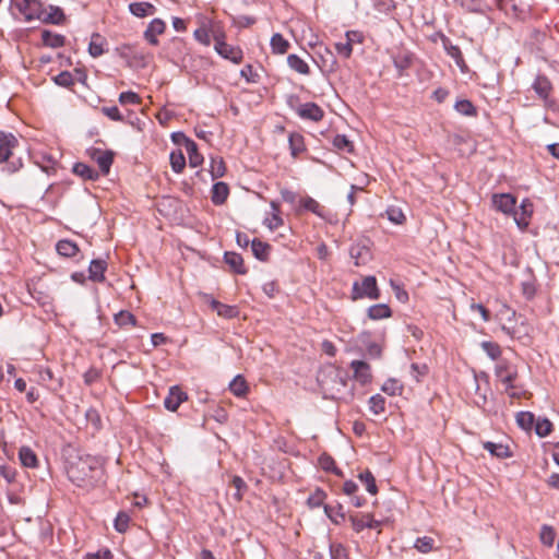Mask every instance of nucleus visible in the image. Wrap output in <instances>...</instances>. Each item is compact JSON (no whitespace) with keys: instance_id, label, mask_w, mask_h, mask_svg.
I'll return each mask as SVG.
<instances>
[{"instance_id":"44","label":"nucleus","mask_w":559,"mask_h":559,"mask_svg":"<svg viewBox=\"0 0 559 559\" xmlns=\"http://www.w3.org/2000/svg\"><path fill=\"white\" fill-rule=\"evenodd\" d=\"M357 477L362 484H365L366 490L370 495L378 493L379 489H378V486L376 483V478L370 469H365V471L360 472Z\"/></svg>"},{"instance_id":"59","label":"nucleus","mask_w":559,"mask_h":559,"mask_svg":"<svg viewBox=\"0 0 559 559\" xmlns=\"http://www.w3.org/2000/svg\"><path fill=\"white\" fill-rule=\"evenodd\" d=\"M390 285L394 292V296L395 298L402 302V304H405L408 301V293L402 287L401 284H399L397 282H395L394 280H390Z\"/></svg>"},{"instance_id":"63","label":"nucleus","mask_w":559,"mask_h":559,"mask_svg":"<svg viewBox=\"0 0 559 559\" xmlns=\"http://www.w3.org/2000/svg\"><path fill=\"white\" fill-rule=\"evenodd\" d=\"M23 167L22 157H11L9 162H7L5 166L2 168L9 175L15 174Z\"/></svg>"},{"instance_id":"35","label":"nucleus","mask_w":559,"mask_h":559,"mask_svg":"<svg viewBox=\"0 0 559 559\" xmlns=\"http://www.w3.org/2000/svg\"><path fill=\"white\" fill-rule=\"evenodd\" d=\"M534 430L539 438H545L552 432L554 424L547 417H538L535 418Z\"/></svg>"},{"instance_id":"53","label":"nucleus","mask_w":559,"mask_h":559,"mask_svg":"<svg viewBox=\"0 0 559 559\" xmlns=\"http://www.w3.org/2000/svg\"><path fill=\"white\" fill-rule=\"evenodd\" d=\"M52 81L56 85L70 88L74 85V78L69 71H61L59 74L52 76Z\"/></svg>"},{"instance_id":"8","label":"nucleus","mask_w":559,"mask_h":559,"mask_svg":"<svg viewBox=\"0 0 559 559\" xmlns=\"http://www.w3.org/2000/svg\"><path fill=\"white\" fill-rule=\"evenodd\" d=\"M17 138L11 133L0 130V164L9 162L19 146Z\"/></svg>"},{"instance_id":"49","label":"nucleus","mask_w":559,"mask_h":559,"mask_svg":"<svg viewBox=\"0 0 559 559\" xmlns=\"http://www.w3.org/2000/svg\"><path fill=\"white\" fill-rule=\"evenodd\" d=\"M326 498V492L322 490L321 488H317L313 493H311L307 499V504L309 508H324V500Z\"/></svg>"},{"instance_id":"56","label":"nucleus","mask_w":559,"mask_h":559,"mask_svg":"<svg viewBox=\"0 0 559 559\" xmlns=\"http://www.w3.org/2000/svg\"><path fill=\"white\" fill-rule=\"evenodd\" d=\"M118 100L121 105H140L142 102L140 95L133 91H126L120 93Z\"/></svg>"},{"instance_id":"26","label":"nucleus","mask_w":559,"mask_h":559,"mask_svg":"<svg viewBox=\"0 0 559 559\" xmlns=\"http://www.w3.org/2000/svg\"><path fill=\"white\" fill-rule=\"evenodd\" d=\"M56 251L64 258H73L80 252L76 242L70 239H61L56 243Z\"/></svg>"},{"instance_id":"22","label":"nucleus","mask_w":559,"mask_h":559,"mask_svg":"<svg viewBox=\"0 0 559 559\" xmlns=\"http://www.w3.org/2000/svg\"><path fill=\"white\" fill-rule=\"evenodd\" d=\"M66 36L61 34L55 33L47 28L41 31V43L45 47L61 48L66 45Z\"/></svg>"},{"instance_id":"40","label":"nucleus","mask_w":559,"mask_h":559,"mask_svg":"<svg viewBox=\"0 0 559 559\" xmlns=\"http://www.w3.org/2000/svg\"><path fill=\"white\" fill-rule=\"evenodd\" d=\"M414 61V55L412 52L400 53L393 58V64L402 75L405 70L409 69Z\"/></svg>"},{"instance_id":"25","label":"nucleus","mask_w":559,"mask_h":559,"mask_svg":"<svg viewBox=\"0 0 559 559\" xmlns=\"http://www.w3.org/2000/svg\"><path fill=\"white\" fill-rule=\"evenodd\" d=\"M392 314V309L386 304H376L367 309L368 319L373 321L391 318Z\"/></svg>"},{"instance_id":"37","label":"nucleus","mask_w":559,"mask_h":559,"mask_svg":"<svg viewBox=\"0 0 559 559\" xmlns=\"http://www.w3.org/2000/svg\"><path fill=\"white\" fill-rule=\"evenodd\" d=\"M169 162L174 173L180 174L186 168V156L181 150H174L169 154Z\"/></svg>"},{"instance_id":"54","label":"nucleus","mask_w":559,"mask_h":559,"mask_svg":"<svg viewBox=\"0 0 559 559\" xmlns=\"http://www.w3.org/2000/svg\"><path fill=\"white\" fill-rule=\"evenodd\" d=\"M435 539L429 536L418 537L414 543V548L423 554L430 552L433 549Z\"/></svg>"},{"instance_id":"46","label":"nucleus","mask_w":559,"mask_h":559,"mask_svg":"<svg viewBox=\"0 0 559 559\" xmlns=\"http://www.w3.org/2000/svg\"><path fill=\"white\" fill-rule=\"evenodd\" d=\"M114 321L120 328L126 326L128 324L133 326L138 325L136 317L128 310H120L118 313H116L114 317Z\"/></svg>"},{"instance_id":"29","label":"nucleus","mask_w":559,"mask_h":559,"mask_svg":"<svg viewBox=\"0 0 559 559\" xmlns=\"http://www.w3.org/2000/svg\"><path fill=\"white\" fill-rule=\"evenodd\" d=\"M290 155L296 158L306 151L305 138L298 132H290L288 135Z\"/></svg>"},{"instance_id":"38","label":"nucleus","mask_w":559,"mask_h":559,"mask_svg":"<svg viewBox=\"0 0 559 559\" xmlns=\"http://www.w3.org/2000/svg\"><path fill=\"white\" fill-rule=\"evenodd\" d=\"M186 151L188 153L190 167L197 168L203 164L204 157L199 152V146L194 141H192V143H188Z\"/></svg>"},{"instance_id":"1","label":"nucleus","mask_w":559,"mask_h":559,"mask_svg":"<svg viewBox=\"0 0 559 559\" xmlns=\"http://www.w3.org/2000/svg\"><path fill=\"white\" fill-rule=\"evenodd\" d=\"M63 456L67 476L75 486L96 487L106 483L103 457L82 453L71 447L63 450Z\"/></svg>"},{"instance_id":"41","label":"nucleus","mask_w":559,"mask_h":559,"mask_svg":"<svg viewBox=\"0 0 559 559\" xmlns=\"http://www.w3.org/2000/svg\"><path fill=\"white\" fill-rule=\"evenodd\" d=\"M515 421L521 429L531 431L535 423V415L532 412L522 411L516 413Z\"/></svg>"},{"instance_id":"34","label":"nucleus","mask_w":559,"mask_h":559,"mask_svg":"<svg viewBox=\"0 0 559 559\" xmlns=\"http://www.w3.org/2000/svg\"><path fill=\"white\" fill-rule=\"evenodd\" d=\"M270 45H271L272 52L276 53V55H283V53L287 52V50L290 47L289 41L287 39H285L284 36L280 33H275L271 37Z\"/></svg>"},{"instance_id":"23","label":"nucleus","mask_w":559,"mask_h":559,"mask_svg":"<svg viewBox=\"0 0 559 559\" xmlns=\"http://www.w3.org/2000/svg\"><path fill=\"white\" fill-rule=\"evenodd\" d=\"M324 513L335 525H341L346 520V512L340 502H336L335 506L324 504Z\"/></svg>"},{"instance_id":"21","label":"nucleus","mask_w":559,"mask_h":559,"mask_svg":"<svg viewBox=\"0 0 559 559\" xmlns=\"http://www.w3.org/2000/svg\"><path fill=\"white\" fill-rule=\"evenodd\" d=\"M481 444L483 448L487 450L493 457L509 459L513 456V452L510 450L509 445L496 443L492 441H484Z\"/></svg>"},{"instance_id":"64","label":"nucleus","mask_w":559,"mask_h":559,"mask_svg":"<svg viewBox=\"0 0 559 559\" xmlns=\"http://www.w3.org/2000/svg\"><path fill=\"white\" fill-rule=\"evenodd\" d=\"M114 555L109 548H103L95 552H86L84 559H112Z\"/></svg>"},{"instance_id":"32","label":"nucleus","mask_w":559,"mask_h":559,"mask_svg":"<svg viewBox=\"0 0 559 559\" xmlns=\"http://www.w3.org/2000/svg\"><path fill=\"white\" fill-rule=\"evenodd\" d=\"M299 206L302 210L309 211V212L316 214L317 216H319L321 218L325 217V215H324V207L322 205H320L319 202H317L313 198H311L309 195L300 199Z\"/></svg>"},{"instance_id":"36","label":"nucleus","mask_w":559,"mask_h":559,"mask_svg":"<svg viewBox=\"0 0 559 559\" xmlns=\"http://www.w3.org/2000/svg\"><path fill=\"white\" fill-rule=\"evenodd\" d=\"M287 63L290 69L295 70L299 74L308 75L310 73L308 63L296 53L288 55Z\"/></svg>"},{"instance_id":"12","label":"nucleus","mask_w":559,"mask_h":559,"mask_svg":"<svg viewBox=\"0 0 559 559\" xmlns=\"http://www.w3.org/2000/svg\"><path fill=\"white\" fill-rule=\"evenodd\" d=\"M187 400L188 394L179 385H173L164 399V406L169 412H176Z\"/></svg>"},{"instance_id":"55","label":"nucleus","mask_w":559,"mask_h":559,"mask_svg":"<svg viewBox=\"0 0 559 559\" xmlns=\"http://www.w3.org/2000/svg\"><path fill=\"white\" fill-rule=\"evenodd\" d=\"M130 516L127 512L120 511L114 521V527L118 533H126L129 527Z\"/></svg>"},{"instance_id":"6","label":"nucleus","mask_w":559,"mask_h":559,"mask_svg":"<svg viewBox=\"0 0 559 559\" xmlns=\"http://www.w3.org/2000/svg\"><path fill=\"white\" fill-rule=\"evenodd\" d=\"M86 153L98 165L99 175L108 176L114 164L116 153L112 150L103 151L97 147L87 148Z\"/></svg>"},{"instance_id":"52","label":"nucleus","mask_w":559,"mask_h":559,"mask_svg":"<svg viewBox=\"0 0 559 559\" xmlns=\"http://www.w3.org/2000/svg\"><path fill=\"white\" fill-rule=\"evenodd\" d=\"M368 403L370 412L374 415H379L385 411V399L381 394L370 396Z\"/></svg>"},{"instance_id":"45","label":"nucleus","mask_w":559,"mask_h":559,"mask_svg":"<svg viewBox=\"0 0 559 559\" xmlns=\"http://www.w3.org/2000/svg\"><path fill=\"white\" fill-rule=\"evenodd\" d=\"M439 39L442 43V47L445 50L447 55L450 56L452 59H457L463 53L459 46L453 45L452 41L448 36H445L441 31H439Z\"/></svg>"},{"instance_id":"20","label":"nucleus","mask_w":559,"mask_h":559,"mask_svg":"<svg viewBox=\"0 0 559 559\" xmlns=\"http://www.w3.org/2000/svg\"><path fill=\"white\" fill-rule=\"evenodd\" d=\"M271 250L272 246L269 242L262 241L259 238H253L251 240V251L257 260L261 262L269 261Z\"/></svg>"},{"instance_id":"61","label":"nucleus","mask_w":559,"mask_h":559,"mask_svg":"<svg viewBox=\"0 0 559 559\" xmlns=\"http://www.w3.org/2000/svg\"><path fill=\"white\" fill-rule=\"evenodd\" d=\"M331 559H349L346 548L342 544L330 545Z\"/></svg>"},{"instance_id":"10","label":"nucleus","mask_w":559,"mask_h":559,"mask_svg":"<svg viewBox=\"0 0 559 559\" xmlns=\"http://www.w3.org/2000/svg\"><path fill=\"white\" fill-rule=\"evenodd\" d=\"M203 298L204 301L210 305L211 309L216 311V313L222 318L234 319L239 316V309L237 306L225 305L209 294H204Z\"/></svg>"},{"instance_id":"3","label":"nucleus","mask_w":559,"mask_h":559,"mask_svg":"<svg viewBox=\"0 0 559 559\" xmlns=\"http://www.w3.org/2000/svg\"><path fill=\"white\" fill-rule=\"evenodd\" d=\"M381 297V290L378 286V282L374 275L365 276L359 282H354L350 293V299L353 301H357L362 298H368L371 300H378Z\"/></svg>"},{"instance_id":"4","label":"nucleus","mask_w":559,"mask_h":559,"mask_svg":"<svg viewBox=\"0 0 559 559\" xmlns=\"http://www.w3.org/2000/svg\"><path fill=\"white\" fill-rule=\"evenodd\" d=\"M11 7L15 8L26 22L41 20L44 3L40 0H11Z\"/></svg>"},{"instance_id":"17","label":"nucleus","mask_w":559,"mask_h":559,"mask_svg":"<svg viewBox=\"0 0 559 559\" xmlns=\"http://www.w3.org/2000/svg\"><path fill=\"white\" fill-rule=\"evenodd\" d=\"M223 260L235 274L246 275L248 273L241 254L235 251H226L224 253Z\"/></svg>"},{"instance_id":"5","label":"nucleus","mask_w":559,"mask_h":559,"mask_svg":"<svg viewBox=\"0 0 559 559\" xmlns=\"http://www.w3.org/2000/svg\"><path fill=\"white\" fill-rule=\"evenodd\" d=\"M518 199L510 192H500L491 194V207L508 216L515 214Z\"/></svg>"},{"instance_id":"47","label":"nucleus","mask_w":559,"mask_h":559,"mask_svg":"<svg viewBox=\"0 0 559 559\" xmlns=\"http://www.w3.org/2000/svg\"><path fill=\"white\" fill-rule=\"evenodd\" d=\"M403 389V384H401L395 378H389L381 386V391L390 396L401 395Z\"/></svg>"},{"instance_id":"7","label":"nucleus","mask_w":559,"mask_h":559,"mask_svg":"<svg viewBox=\"0 0 559 559\" xmlns=\"http://www.w3.org/2000/svg\"><path fill=\"white\" fill-rule=\"evenodd\" d=\"M533 213L534 204L528 198L523 199L519 206L516 205L515 214L512 217L519 229H527Z\"/></svg>"},{"instance_id":"11","label":"nucleus","mask_w":559,"mask_h":559,"mask_svg":"<svg viewBox=\"0 0 559 559\" xmlns=\"http://www.w3.org/2000/svg\"><path fill=\"white\" fill-rule=\"evenodd\" d=\"M214 50L226 60L231 61L235 64H239L242 62L243 59V52L240 47L233 46L225 43H215L214 44Z\"/></svg>"},{"instance_id":"27","label":"nucleus","mask_w":559,"mask_h":559,"mask_svg":"<svg viewBox=\"0 0 559 559\" xmlns=\"http://www.w3.org/2000/svg\"><path fill=\"white\" fill-rule=\"evenodd\" d=\"M318 463L324 472L332 473L341 478L344 477L343 471L337 467L335 460L329 453H322L318 459Z\"/></svg>"},{"instance_id":"57","label":"nucleus","mask_w":559,"mask_h":559,"mask_svg":"<svg viewBox=\"0 0 559 559\" xmlns=\"http://www.w3.org/2000/svg\"><path fill=\"white\" fill-rule=\"evenodd\" d=\"M388 219L393 224H403L405 222V215L403 211L397 206H389L386 209Z\"/></svg>"},{"instance_id":"30","label":"nucleus","mask_w":559,"mask_h":559,"mask_svg":"<svg viewBox=\"0 0 559 559\" xmlns=\"http://www.w3.org/2000/svg\"><path fill=\"white\" fill-rule=\"evenodd\" d=\"M229 390L236 397H245L249 392V385L242 374H237L229 383Z\"/></svg>"},{"instance_id":"13","label":"nucleus","mask_w":559,"mask_h":559,"mask_svg":"<svg viewBox=\"0 0 559 559\" xmlns=\"http://www.w3.org/2000/svg\"><path fill=\"white\" fill-rule=\"evenodd\" d=\"M353 369V378L361 385H367L372 381L371 367L366 360L356 359L349 365Z\"/></svg>"},{"instance_id":"28","label":"nucleus","mask_w":559,"mask_h":559,"mask_svg":"<svg viewBox=\"0 0 559 559\" xmlns=\"http://www.w3.org/2000/svg\"><path fill=\"white\" fill-rule=\"evenodd\" d=\"M532 87L542 99H547L552 88L549 79L543 74L536 76Z\"/></svg>"},{"instance_id":"18","label":"nucleus","mask_w":559,"mask_h":559,"mask_svg":"<svg viewBox=\"0 0 559 559\" xmlns=\"http://www.w3.org/2000/svg\"><path fill=\"white\" fill-rule=\"evenodd\" d=\"M72 173L82 178L83 180L97 181L100 177L99 171L94 167L83 163L76 162L73 164Z\"/></svg>"},{"instance_id":"43","label":"nucleus","mask_w":559,"mask_h":559,"mask_svg":"<svg viewBox=\"0 0 559 559\" xmlns=\"http://www.w3.org/2000/svg\"><path fill=\"white\" fill-rule=\"evenodd\" d=\"M454 109L465 117H476L477 107L469 99H459L454 104Z\"/></svg>"},{"instance_id":"24","label":"nucleus","mask_w":559,"mask_h":559,"mask_svg":"<svg viewBox=\"0 0 559 559\" xmlns=\"http://www.w3.org/2000/svg\"><path fill=\"white\" fill-rule=\"evenodd\" d=\"M129 12L136 17H146L156 13V7L151 2H131Z\"/></svg>"},{"instance_id":"19","label":"nucleus","mask_w":559,"mask_h":559,"mask_svg":"<svg viewBox=\"0 0 559 559\" xmlns=\"http://www.w3.org/2000/svg\"><path fill=\"white\" fill-rule=\"evenodd\" d=\"M229 195V187L224 181H216L212 186L211 201L214 205H223Z\"/></svg>"},{"instance_id":"31","label":"nucleus","mask_w":559,"mask_h":559,"mask_svg":"<svg viewBox=\"0 0 559 559\" xmlns=\"http://www.w3.org/2000/svg\"><path fill=\"white\" fill-rule=\"evenodd\" d=\"M105 44H107V40L104 36L99 33H93L87 48L88 53L93 58L100 57L105 52Z\"/></svg>"},{"instance_id":"9","label":"nucleus","mask_w":559,"mask_h":559,"mask_svg":"<svg viewBox=\"0 0 559 559\" xmlns=\"http://www.w3.org/2000/svg\"><path fill=\"white\" fill-rule=\"evenodd\" d=\"M68 21V17L64 13V10L61 7L49 4L47 7L44 5V13L41 15L40 22L47 25H64Z\"/></svg>"},{"instance_id":"15","label":"nucleus","mask_w":559,"mask_h":559,"mask_svg":"<svg viewBox=\"0 0 559 559\" xmlns=\"http://www.w3.org/2000/svg\"><path fill=\"white\" fill-rule=\"evenodd\" d=\"M297 115L302 120L319 122L324 117V110L317 103L308 102L302 104Z\"/></svg>"},{"instance_id":"39","label":"nucleus","mask_w":559,"mask_h":559,"mask_svg":"<svg viewBox=\"0 0 559 559\" xmlns=\"http://www.w3.org/2000/svg\"><path fill=\"white\" fill-rule=\"evenodd\" d=\"M39 380L41 383H46L53 391L58 390L62 385L61 380L55 378L50 368H41L39 370Z\"/></svg>"},{"instance_id":"33","label":"nucleus","mask_w":559,"mask_h":559,"mask_svg":"<svg viewBox=\"0 0 559 559\" xmlns=\"http://www.w3.org/2000/svg\"><path fill=\"white\" fill-rule=\"evenodd\" d=\"M19 459L24 467L34 468L38 465L36 453L28 447H22L19 450Z\"/></svg>"},{"instance_id":"2","label":"nucleus","mask_w":559,"mask_h":559,"mask_svg":"<svg viewBox=\"0 0 559 559\" xmlns=\"http://www.w3.org/2000/svg\"><path fill=\"white\" fill-rule=\"evenodd\" d=\"M347 380V371L333 365L325 367L318 378L323 390L335 391L336 393H340L342 389L346 388Z\"/></svg>"},{"instance_id":"14","label":"nucleus","mask_w":559,"mask_h":559,"mask_svg":"<svg viewBox=\"0 0 559 559\" xmlns=\"http://www.w3.org/2000/svg\"><path fill=\"white\" fill-rule=\"evenodd\" d=\"M165 31L166 23L162 19L155 17L148 23L143 37L150 45L157 46L159 44L157 36L164 34Z\"/></svg>"},{"instance_id":"16","label":"nucleus","mask_w":559,"mask_h":559,"mask_svg":"<svg viewBox=\"0 0 559 559\" xmlns=\"http://www.w3.org/2000/svg\"><path fill=\"white\" fill-rule=\"evenodd\" d=\"M108 264L104 259H93L88 265V276L87 278L94 283H103L105 282V273L107 271Z\"/></svg>"},{"instance_id":"51","label":"nucleus","mask_w":559,"mask_h":559,"mask_svg":"<svg viewBox=\"0 0 559 559\" xmlns=\"http://www.w3.org/2000/svg\"><path fill=\"white\" fill-rule=\"evenodd\" d=\"M539 538L543 545L551 547L555 543L556 532L552 526L544 524L540 528Z\"/></svg>"},{"instance_id":"48","label":"nucleus","mask_w":559,"mask_h":559,"mask_svg":"<svg viewBox=\"0 0 559 559\" xmlns=\"http://www.w3.org/2000/svg\"><path fill=\"white\" fill-rule=\"evenodd\" d=\"M335 148L346 153H354V143L345 134H336L332 141Z\"/></svg>"},{"instance_id":"58","label":"nucleus","mask_w":559,"mask_h":559,"mask_svg":"<svg viewBox=\"0 0 559 559\" xmlns=\"http://www.w3.org/2000/svg\"><path fill=\"white\" fill-rule=\"evenodd\" d=\"M411 372L416 382H420L421 379L428 374L429 368L426 364L419 365L417 362H413L411 365Z\"/></svg>"},{"instance_id":"60","label":"nucleus","mask_w":559,"mask_h":559,"mask_svg":"<svg viewBox=\"0 0 559 559\" xmlns=\"http://www.w3.org/2000/svg\"><path fill=\"white\" fill-rule=\"evenodd\" d=\"M240 76L243 78L248 83H258L260 75L253 70L251 64H246L240 70Z\"/></svg>"},{"instance_id":"42","label":"nucleus","mask_w":559,"mask_h":559,"mask_svg":"<svg viewBox=\"0 0 559 559\" xmlns=\"http://www.w3.org/2000/svg\"><path fill=\"white\" fill-rule=\"evenodd\" d=\"M226 164L222 157H212L210 166L211 180L222 178L226 174Z\"/></svg>"},{"instance_id":"62","label":"nucleus","mask_w":559,"mask_h":559,"mask_svg":"<svg viewBox=\"0 0 559 559\" xmlns=\"http://www.w3.org/2000/svg\"><path fill=\"white\" fill-rule=\"evenodd\" d=\"M396 3L394 0H376L374 9L380 13L389 14L395 10Z\"/></svg>"},{"instance_id":"50","label":"nucleus","mask_w":559,"mask_h":559,"mask_svg":"<svg viewBox=\"0 0 559 559\" xmlns=\"http://www.w3.org/2000/svg\"><path fill=\"white\" fill-rule=\"evenodd\" d=\"M480 347L491 360H497L501 356V348L495 342L483 341Z\"/></svg>"}]
</instances>
